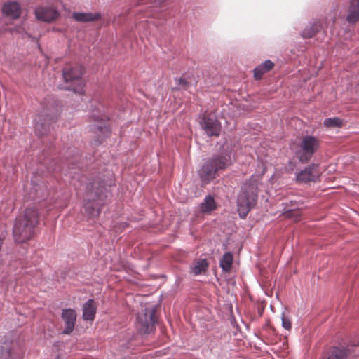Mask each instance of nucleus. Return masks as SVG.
Returning <instances> with one entry per match:
<instances>
[{"instance_id":"nucleus-28","label":"nucleus","mask_w":359,"mask_h":359,"mask_svg":"<svg viewBox=\"0 0 359 359\" xmlns=\"http://www.w3.org/2000/svg\"><path fill=\"white\" fill-rule=\"evenodd\" d=\"M282 326L285 330H290L291 328V322L289 318H285L283 315L282 316Z\"/></svg>"},{"instance_id":"nucleus-23","label":"nucleus","mask_w":359,"mask_h":359,"mask_svg":"<svg viewBox=\"0 0 359 359\" xmlns=\"http://www.w3.org/2000/svg\"><path fill=\"white\" fill-rule=\"evenodd\" d=\"M321 28L322 26L318 22H310L301 32V36L304 39H311L320 32Z\"/></svg>"},{"instance_id":"nucleus-6","label":"nucleus","mask_w":359,"mask_h":359,"mask_svg":"<svg viewBox=\"0 0 359 359\" xmlns=\"http://www.w3.org/2000/svg\"><path fill=\"white\" fill-rule=\"evenodd\" d=\"M156 305L148 304L137 313L136 328L140 334H150L155 330Z\"/></svg>"},{"instance_id":"nucleus-5","label":"nucleus","mask_w":359,"mask_h":359,"mask_svg":"<svg viewBox=\"0 0 359 359\" xmlns=\"http://www.w3.org/2000/svg\"><path fill=\"white\" fill-rule=\"evenodd\" d=\"M257 201V192L252 184H245L237 198V211L241 219H245Z\"/></svg>"},{"instance_id":"nucleus-2","label":"nucleus","mask_w":359,"mask_h":359,"mask_svg":"<svg viewBox=\"0 0 359 359\" xmlns=\"http://www.w3.org/2000/svg\"><path fill=\"white\" fill-rule=\"evenodd\" d=\"M38 219L37 210L34 208H27L23 216L16 219L13 226V233L15 241L22 243L29 240L34 236Z\"/></svg>"},{"instance_id":"nucleus-20","label":"nucleus","mask_w":359,"mask_h":359,"mask_svg":"<svg viewBox=\"0 0 359 359\" xmlns=\"http://www.w3.org/2000/svg\"><path fill=\"white\" fill-rule=\"evenodd\" d=\"M72 18L76 21L80 22H90L99 20L101 15L99 13H81L74 12L72 14Z\"/></svg>"},{"instance_id":"nucleus-14","label":"nucleus","mask_w":359,"mask_h":359,"mask_svg":"<svg viewBox=\"0 0 359 359\" xmlns=\"http://www.w3.org/2000/svg\"><path fill=\"white\" fill-rule=\"evenodd\" d=\"M351 352L350 348L332 346L323 353L321 359H347Z\"/></svg>"},{"instance_id":"nucleus-12","label":"nucleus","mask_w":359,"mask_h":359,"mask_svg":"<svg viewBox=\"0 0 359 359\" xmlns=\"http://www.w3.org/2000/svg\"><path fill=\"white\" fill-rule=\"evenodd\" d=\"M61 318L65 322V327L63 329L62 333L65 334H71L73 332L76 324V311L72 309H62Z\"/></svg>"},{"instance_id":"nucleus-19","label":"nucleus","mask_w":359,"mask_h":359,"mask_svg":"<svg viewBox=\"0 0 359 359\" xmlns=\"http://www.w3.org/2000/svg\"><path fill=\"white\" fill-rule=\"evenodd\" d=\"M359 20V0H351L347 9L346 21L354 24Z\"/></svg>"},{"instance_id":"nucleus-30","label":"nucleus","mask_w":359,"mask_h":359,"mask_svg":"<svg viewBox=\"0 0 359 359\" xmlns=\"http://www.w3.org/2000/svg\"><path fill=\"white\" fill-rule=\"evenodd\" d=\"M146 22H147V25H148V26L149 27L150 29H151V26H158V24L155 23L151 20L147 19Z\"/></svg>"},{"instance_id":"nucleus-15","label":"nucleus","mask_w":359,"mask_h":359,"mask_svg":"<svg viewBox=\"0 0 359 359\" xmlns=\"http://www.w3.org/2000/svg\"><path fill=\"white\" fill-rule=\"evenodd\" d=\"M1 11L4 16L16 20L20 16L21 7L17 1H7L3 4Z\"/></svg>"},{"instance_id":"nucleus-24","label":"nucleus","mask_w":359,"mask_h":359,"mask_svg":"<svg viewBox=\"0 0 359 359\" xmlns=\"http://www.w3.org/2000/svg\"><path fill=\"white\" fill-rule=\"evenodd\" d=\"M0 359H19L15 358L12 352V342L5 340L0 344Z\"/></svg>"},{"instance_id":"nucleus-29","label":"nucleus","mask_w":359,"mask_h":359,"mask_svg":"<svg viewBox=\"0 0 359 359\" xmlns=\"http://www.w3.org/2000/svg\"><path fill=\"white\" fill-rule=\"evenodd\" d=\"M177 82L180 86H186L187 84V81L185 79L180 78L177 80Z\"/></svg>"},{"instance_id":"nucleus-27","label":"nucleus","mask_w":359,"mask_h":359,"mask_svg":"<svg viewBox=\"0 0 359 359\" xmlns=\"http://www.w3.org/2000/svg\"><path fill=\"white\" fill-rule=\"evenodd\" d=\"M323 125L328 128H341L343 126V121L337 117L327 118L324 120Z\"/></svg>"},{"instance_id":"nucleus-13","label":"nucleus","mask_w":359,"mask_h":359,"mask_svg":"<svg viewBox=\"0 0 359 359\" xmlns=\"http://www.w3.org/2000/svg\"><path fill=\"white\" fill-rule=\"evenodd\" d=\"M36 18L43 22H51L59 16L58 11L49 6H40L34 10Z\"/></svg>"},{"instance_id":"nucleus-10","label":"nucleus","mask_w":359,"mask_h":359,"mask_svg":"<svg viewBox=\"0 0 359 359\" xmlns=\"http://www.w3.org/2000/svg\"><path fill=\"white\" fill-rule=\"evenodd\" d=\"M201 128L209 137L219 136L221 131V124L216 116L209 114L203 116L199 121Z\"/></svg>"},{"instance_id":"nucleus-18","label":"nucleus","mask_w":359,"mask_h":359,"mask_svg":"<svg viewBox=\"0 0 359 359\" xmlns=\"http://www.w3.org/2000/svg\"><path fill=\"white\" fill-rule=\"evenodd\" d=\"M165 1V0H139V4L140 5L149 4V6L146 8L147 11H144V9H140V11L144 12V17L147 18H158L161 15L160 13L155 12L153 10H149V8L151 7V5H152L154 7H158Z\"/></svg>"},{"instance_id":"nucleus-8","label":"nucleus","mask_w":359,"mask_h":359,"mask_svg":"<svg viewBox=\"0 0 359 359\" xmlns=\"http://www.w3.org/2000/svg\"><path fill=\"white\" fill-rule=\"evenodd\" d=\"M91 118L97 122L91 127V130L95 135L94 137L95 144H100L110 134L109 128L105 123L107 117L105 114L101 113L99 107H97L92 111Z\"/></svg>"},{"instance_id":"nucleus-1","label":"nucleus","mask_w":359,"mask_h":359,"mask_svg":"<svg viewBox=\"0 0 359 359\" xmlns=\"http://www.w3.org/2000/svg\"><path fill=\"white\" fill-rule=\"evenodd\" d=\"M107 185L111 186V183H107L99 177L86 186L83 210L86 217L93 222H95V218L100 213L101 203L108 196Z\"/></svg>"},{"instance_id":"nucleus-26","label":"nucleus","mask_w":359,"mask_h":359,"mask_svg":"<svg viewBox=\"0 0 359 359\" xmlns=\"http://www.w3.org/2000/svg\"><path fill=\"white\" fill-rule=\"evenodd\" d=\"M208 267V262L206 259H203L196 262L191 267V271L194 275H198L205 271Z\"/></svg>"},{"instance_id":"nucleus-32","label":"nucleus","mask_w":359,"mask_h":359,"mask_svg":"<svg viewBox=\"0 0 359 359\" xmlns=\"http://www.w3.org/2000/svg\"><path fill=\"white\" fill-rule=\"evenodd\" d=\"M55 359H60V356L57 355Z\"/></svg>"},{"instance_id":"nucleus-3","label":"nucleus","mask_w":359,"mask_h":359,"mask_svg":"<svg viewBox=\"0 0 359 359\" xmlns=\"http://www.w3.org/2000/svg\"><path fill=\"white\" fill-rule=\"evenodd\" d=\"M83 73L81 66L67 65L62 70L64 84L60 88L72 91L76 95H83L85 92V81L82 78Z\"/></svg>"},{"instance_id":"nucleus-33","label":"nucleus","mask_w":359,"mask_h":359,"mask_svg":"<svg viewBox=\"0 0 359 359\" xmlns=\"http://www.w3.org/2000/svg\"><path fill=\"white\" fill-rule=\"evenodd\" d=\"M138 26H139V27H142V24L140 23Z\"/></svg>"},{"instance_id":"nucleus-22","label":"nucleus","mask_w":359,"mask_h":359,"mask_svg":"<svg viewBox=\"0 0 359 359\" xmlns=\"http://www.w3.org/2000/svg\"><path fill=\"white\" fill-rule=\"evenodd\" d=\"M274 63L271 60H266L262 64L259 65L254 69V77L256 80H259L262 76L272 69Z\"/></svg>"},{"instance_id":"nucleus-7","label":"nucleus","mask_w":359,"mask_h":359,"mask_svg":"<svg viewBox=\"0 0 359 359\" xmlns=\"http://www.w3.org/2000/svg\"><path fill=\"white\" fill-rule=\"evenodd\" d=\"M319 147L320 141L316 137L306 135L300 140L295 155L299 162L306 163L312 158Z\"/></svg>"},{"instance_id":"nucleus-11","label":"nucleus","mask_w":359,"mask_h":359,"mask_svg":"<svg viewBox=\"0 0 359 359\" xmlns=\"http://www.w3.org/2000/svg\"><path fill=\"white\" fill-rule=\"evenodd\" d=\"M43 116V115H39L34 123V130L38 136L48 134L50 130V124L57 120L55 115H50L48 113H45L44 117Z\"/></svg>"},{"instance_id":"nucleus-9","label":"nucleus","mask_w":359,"mask_h":359,"mask_svg":"<svg viewBox=\"0 0 359 359\" xmlns=\"http://www.w3.org/2000/svg\"><path fill=\"white\" fill-rule=\"evenodd\" d=\"M79 156V152L77 151L76 154H74V156L73 157L72 160H68V161L65 163V165H56L55 163L54 166L52 165V163L48 166V170L49 172H56V171H60L65 172V175H72V174H74V176H71V181L70 183L76 188V189H80L79 187L77 185V182H82L83 177H80L78 181H76V172L74 171L72 172L71 170H76V168H80V166L78 165L76 160Z\"/></svg>"},{"instance_id":"nucleus-17","label":"nucleus","mask_w":359,"mask_h":359,"mask_svg":"<svg viewBox=\"0 0 359 359\" xmlns=\"http://www.w3.org/2000/svg\"><path fill=\"white\" fill-rule=\"evenodd\" d=\"M97 311V303L93 299L86 301L82 308L83 318L84 320L93 321L95 319Z\"/></svg>"},{"instance_id":"nucleus-25","label":"nucleus","mask_w":359,"mask_h":359,"mask_svg":"<svg viewBox=\"0 0 359 359\" xmlns=\"http://www.w3.org/2000/svg\"><path fill=\"white\" fill-rule=\"evenodd\" d=\"M233 263V255L228 252H225L219 262V266L224 272L230 271Z\"/></svg>"},{"instance_id":"nucleus-31","label":"nucleus","mask_w":359,"mask_h":359,"mask_svg":"<svg viewBox=\"0 0 359 359\" xmlns=\"http://www.w3.org/2000/svg\"><path fill=\"white\" fill-rule=\"evenodd\" d=\"M287 217H292L293 215V211L291 210H289L288 211H285V212Z\"/></svg>"},{"instance_id":"nucleus-21","label":"nucleus","mask_w":359,"mask_h":359,"mask_svg":"<svg viewBox=\"0 0 359 359\" xmlns=\"http://www.w3.org/2000/svg\"><path fill=\"white\" fill-rule=\"evenodd\" d=\"M199 211L203 214H210L217 208L215 198L210 195H206L203 201L199 205Z\"/></svg>"},{"instance_id":"nucleus-4","label":"nucleus","mask_w":359,"mask_h":359,"mask_svg":"<svg viewBox=\"0 0 359 359\" xmlns=\"http://www.w3.org/2000/svg\"><path fill=\"white\" fill-rule=\"evenodd\" d=\"M229 158L227 155L218 154L205 162L199 171L201 181L203 183H208L215 179L219 170L227 167Z\"/></svg>"},{"instance_id":"nucleus-16","label":"nucleus","mask_w":359,"mask_h":359,"mask_svg":"<svg viewBox=\"0 0 359 359\" xmlns=\"http://www.w3.org/2000/svg\"><path fill=\"white\" fill-rule=\"evenodd\" d=\"M318 167V164L311 163L304 170L299 171L297 175V180L299 182H314L317 177V174L314 170Z\"/></svg>"}]
</instances>
